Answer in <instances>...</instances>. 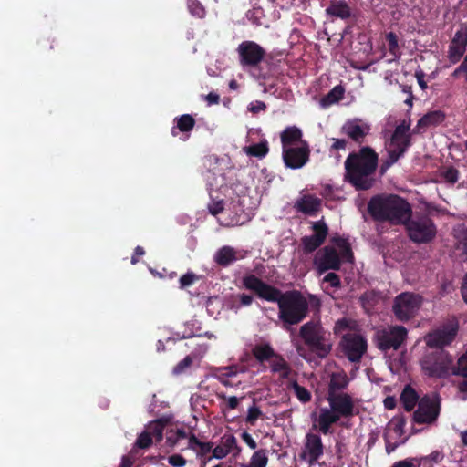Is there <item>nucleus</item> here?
<instances>
[{
  "label": "nucleus",
  "instance_id": "nucleus-12",
  "mask_svg": "<svg viewBox=\"0 0 467 467\" xmlns=\"http://www.w3.org/2000/svg\"><path fill=\"white\" fill-rule=\"evenodd\" d=\"M407 329L401 326H391L377 332L379 348L387 350L398 349L407 337Z\"/></svg>",
  "mask_w": 467,
  "mask_h": 467
},
{
  "label": "nucleus",
  "instance_id": "nucleus-59",
  "mask_svg": "<svg viewBox=\"0 0 467 467\" xmlns=\"http://www.w3.org/2000/svg\"><path fill=\"white\" fill-rule=\"evenodd\" d=\"M462 296L464 302L467 304V274L465 275L462 285Z\"/></svg>",
  "mask_w": 467,
  "mask_h": 467
},
{
  "label": "nucleus",
  "instance_id": "nucleus-10",
  "mask_svg": "<svg viewBox=\"0 0 467 467\" xmlns=\"http://www.w3.org/2000/svg\"><path fill=\"white\" fill-rule=\"evenodd\" d=\"M422 303L421 296L414 293H401L397 296L393 304L395 317L400 321L411 318L419 311Z\"/></svg>",
  "mask_w": 467,
  "mask_h": 467
},
{
  "label": "nucleus",
  "instance_id": "nucleus-24",
  "mask_svg": "<svg viewBox=\"0 0 467 467\" xmlns=\"http://www.w3.org/2000/svg\"><path fill=\"white\" fill-rule=\"evenodd\" d=\"M348 384L347 374L342 370H337L331 374L328 393H337L338 390L345 389Z\"/></svg>",
  "mask_w": 467,
  "mask_h": 467
},
{
  "label": "nucleus",
  "instance_id": "nucleus-40",
  "mask_svg": "<svg viewBox=\"0 0 467 467\" xmlns=\"http://www.w3.org/2000/svg\"><path fill=\"white\" fill-rule=\"evenodd\" d=\"M192 364V358L191 356H187L181 362H179L177 364V366L174 367L173 373L175 375L182 374L187 368H189Z\"/></svg>",
  "mask_w": 467,
  "mask_h": 467
},
{
  "label": "nucleus",
  "instance_id": "nucleus-63",
  "mask_svg": "<svg viewBox=\"0 0 467 467\" xmlns=\"http://www.w3.org/2000/svg\"><path fill=\"white\" fill-rule=\"evenodd\" d=\"M462 442L464 446H467V431L461 432Z\"/></svg>",
  "mask_w": 467,
  "mask_h": 467
},
{
  "label": "nucleus",
  "instance_id": "nucleus-44",
  "mask_svg": "<svg viewBox=\"0 0 467 467\" xmlns=\"http://www.w3.org/2000/svg\"><path fill=\"white\" fill-rule=\"evenodd\" d=\"M387 40L389 44V50L393 56H397L399 51L398 39L394 33H389L387 35Z\"/></svg>",
  "mask_w": 467,
  "mask_h": 467
},
{
  "label": "nucleus",
  "instance_id": "nucleus-55",
  "mask_svg": "<svg viewBox=\"0 0 467 467\" xmlns=\"http://www.w3.org/2000/svg\"><path fill=\"white\" fill-rule=\"evenodd\" d=\"M237 296L241 302V305L244 306H250L254 300L252 296L246 294H240Z\"/></svg>",
  "mask_w": 467,
  "mask_h": 467
},
{
  "label": "nucleus",
  "instance_id": "nucleus-54",
  "mask_svg": "<svg viewBox=\"0 0 467 467\" xmlns=\"http://www.w3.org/2000/svg\"><path fill=\"white\" fill-rule=\"evenodd\" d=\"M242 439L251 449L254 450L256 448L257 444L249 433L244 432Z\"/></svg>",
  "mask_w": 467,
  "mask_h": 467
},
{
  "label": "nucleus",
  "instance_id": "nucleus-60",
  "mask_svg": "<svg viewBox=\"0 0 467 467\" xmlns=\"http://www.w3.org/2000/svg\"><path fill=\"white\" fill-rule=\"evenodd\" d=\"M228 407L232 410L235 409L239 404V399L232 396L227 399Z\"/></svg>",
  "mask_w": 467,
  "mask_h": 467
},
{
  "label": "nucleus",
  "instance_id": "nucleus-34",
  "mask_svg": "<svg viewBox=\"0 0 467 467\" xmlns=\"http://www.w3.org/2000/svg\"><path fill=\"white\" fill-rule=\"evenodd\" d=\"M268 457L265 450L256 451L251 457L248 464H242L244 467H266Z\"/></svg>",
  "mask_w": 467,
  "mask_h": 467
},
{
  "label": "nucleus",
  "instance_id": "nucleus-46",
  "mask_svg": "<svg viewBox=\"0 0 467 467\" xmlns=\"http://www.w3.org/2000/svg\"><path fill=\"white\" fill-rule=\"evenodd\" d=\"M404 421L402 420H392L389 424V430L396 435L401 436L403 434Z\"/></svg>",
  "mask_w": 467,
  "mask_h": 467
},
{
  "label": "nucleus",
  "instance_id": "nucleus-22",
  "mask_svg": "<svg viewBox=\"0 0 467 467\" xmlns=\"http://www.w3.org/2000/svg\"><path fill=\"white\" fill-rule=\"evenodd\" d=\"M234 450H237V453L240 451L235 437L224 435L221 438L220 443L213 449V458L223 459Z\"/></svg>",
  "mask_w": 467,
  "mask_h": 467
},
{
  "label": "nucleus",
  "instance_id": "nucleus-51",
  "mask_svg": "<svg viewBox=\"0 0 467 467\" xmlns=\"http://www.w3.org/2000/svg\"><path fill=\"white\" fill-rule=\"evenodd\" d=\"M332 140V145H331V148H330V150H346V145H347V141L344 140V139H336V138H333L331 139Z\"/></svg>",
  "mask_w": 467,
  "mask_h": 467
},
{
  "label": "nucleus",
  "instance_id": "nucleus-30",
  "mask_svg": "<svg viewBox=\"0 0 467 467\" xmlns=\"http://www.w3.org/2000/svg\"><path fill=\"white\" fill-rule=\"evenodd\" d=\"M188 448L196 451L198 455H204L213 451L212 442H202L199 441L194 435L189 437Z\"/></svg>",
  "mask_w": 467,
  "mask_h": 467
},
{
  "label": "nucleus",
  "instance_id": "nucleus-48",
  "mask_svg": "<svg viewBox=\"0 0 467 467\" xmlns=\"http://www.w3.org/2000/svg\"><path fill=\"white\" fill-rule=\"evenodd\" d=\"M168 462L174 467H182L186 464V460L179 454H174L168 458Z\"/></svg>",
  "mask_w": 467,
  "mask_h": 467
},
{
  "label": "nucleus",
  "instance_id": "nucleus-31",
  "mask_svg": "<svg viewBox=\"0 0 467 467\" xmlns=\"http://www.w3.org/2000/svg\"><path fill=\"white\" fill-rule=\"evenodd\" d=\"M400 400L407 410H411L418 400V396L413 389L407 387L400 395Z\"/></svg>",
  "mask_w": 467,
  "mask_h": 467
},
{
  "label": "nucleus",
  "instance_id": "nucleus-64",
  "mask_svg": "<svg viewBox=\"0 0 467 467\" xmlns=\"http://www.w3.org/2000/svg\"><path fill=\"white\" fill-rule=\"evenodd\" d=\"M459 388L461 391H467V380L461 383Z\"/></svg>",
  "mask_w": 467,
  "mask_h": 467
},
{
  "label": "nucleus",
  "instance_id": "nucleus-8",
  "mask_svg": "<svg viewBox=\"0 0 467 467\" xmlns=\"http://www.w3.org/2000/svg\"><path fill=\"white\" fill-rule=\"evenodd\" d=\"M411 241L418 244L431 242L436 235L437 229L428 216H415L404 223Z\"/></svg>",
  "mask_w": 467,
  "mask_h": 467
},
{
  "label": "nucleus",
  "instance_id": "nucleus-25",
  "mask_svg": "<svg viewBox=\"0 0 467 467\" xmlns=\"http://www.w3.org/2000/svg\"><path fill=\"white\" fill-rule=\"evenodd\" d=\"M326 12L330 16H337L341 19L348 18L351 15L349 6L344 1L331 2Z\"/></svg>",
  "mask_w": 467,
  "mask_h": 467
},
{
  "label": "nucleus",
  "instance_id": "nucleus-7",
  "mask_svg": "<svg viewBox=\"0 0 467 467\" xmlns=\"http://www.w3.org/2000/svg\"><path fill=\"white\" fill-rule=\"evenodd\" d=\"M300 337L306 345L319 358L327 357L332 349L330 334L326 331L319 322L310 321L300 327Z\"/></svg>",
  "mask_w": 467,
  "mask_h": 467
},
{
  "label": "nucleus",
  "instance_id": "nucleus-4",
  "mask_svg": "<svg viewBox=\"0 0 467 467\" xmlns=\"http://www.w3.org/2000/svg\"><path fill=\"white\" fill-rule=\"evenodd\" d=\"M368 209L376 219L389 221L393 224H403L411 217L410 204L396 195L375 197L370 201Z\"/></svg>",
  "mask_w": 467,
  "mask_h": 467
},
{
  "label": "nucleus",
  "instance_id": "nucleus-62",
  "mask_svg": "<svg viewBox=\"0 0 467 467\" xmlns=\"http://www.w3.org/2000/svg\"><path fill=\"white\" fill-rule=\"evenodd\" d=\"M132 461L128 457H123L121 461L120 467H131Z\"/></svg>",
  "mask_w": 467,
  "mask_h": 467
},
{
  "label": "nucleus",
  "instance_id": "nucleus-32",
  "mask_svg": "<svg viewBox=\"0 0 467 467\" xmlns=\"http://www.w3.org/2000/svg\"><path fill=\"white\" fill-rule=\"evenodd\" d=\"M253 354L261 362L270 358L273 359L276 356L273 348L266 344L255 346L253 349Z\"/></svg>",
  "mask_w": 467,
  "mask_h": 467
},
{
  "label": "nucleus",
  "instance_id": "nucleus-2",
  "mask_svg": "<svg viewBox=\"0 0 467 467\" xmlns=\"http://www.w3.org/2000/svg\"><path fill=\"white\" fill-rule=\"evenodd\" d=\"M327 406L317 407L310 415L312 429L323 434L330 433L333 424L350 418L355 410L354 400L347 393L327 394Z\"/></svg>",
  "mask_w": 467,
  "mask_h": 467
},
{
  "label": "nucleus",
  "instance_id": "nucleus-21",
  "mask_svg": "<svg viewBox=\"0 0 467 467\" xmlns=\"http://www.w3.org/2000/svg\"><path fill=\"white\" fill-rule=\"evenodd\" d=\"M282 150L296 147L306 142L302 139V131L297 127H287L280 135Z\"/></svg>",
  "mask_w": 467,
  "mask_h": 467
},
{
  "label": "nucleus",
  "instance_id": "nucleus-53",
  "mask_svg": "<svg viewBox=\"0 0 467 467\" xmlns=\"http://www.w3.org/2000/svg\"><path fill=\"white\" fill-rule=\"evenodd\" d=\"M265 104L262 101H254L250 103L248 109L253 113H258L265 110Z\"/></svg>",
  "mask_w": 467,
  "mask_h": 467
},
{
  "label": "nucleus",
  "instance_id": "nucleus-27",
  "mask_svg": "<svg viewBox=\"0 0 467 467\" xmlns=\"http://www.w3.org/2000/svg\"><path fill=\"white\" fill-rule=\"evenodd\" d=\"M444 118L445 115L441 110L428 112L418 121V127L427 128L430 126L438 125L444 120Z\"/></svg>",
  "mask_w": 467,
  "mask_h": 467
},
{
  "label": "nucleus",
  "instance_id": "nucleus-29",
  "mask_svg": "<svg viewBox=\"0 0 467 467\" xmlns=\"http://www.w3.org/2000/svg\"><path fill=\"white\" fill-rule=\"evenodd\" d=\"M457 243L455 245V255L461 260L467 259V229H461L458 231Z\"/></svg>",
  "mask_w": 467,
  "mask_h": 467
},
{
  "label": "nucleus",
  "instance_id": "nucleus-45",
  "mask_svg": "<svg viewBox=\"0 0 467 467\" xmlns=\"http://www.w3.org/2000/svg\"><path fill=\"white\" fill-rule=\"evenodd\" d=\"M260 415H261V410L257 407H255V406L250 407L248 409L246 421L253 425L257 420V419L260 417Z\"/></svg>",
  "mask_w": 467,
  "mask_h": 467
},
{
  "label": "nucleus",
  "instance_id": "nucleus-33",
  "mask_svg": "<svg viewBox=\"0 0 467 467\" xmlns=\"http://www.w3.org/2000/svg\"><path fill=\"white\" fill-rule=\"evenodd\" d=\"M244 151L249 156H254L258 158L265 157L268 152V144L266 140L261 141L257 144H254L244 148Z\"/></svg>",
  "mask_w": 467,
  "mask_h": 467
},
{
  "label": "nucleus",
  "instance_id": "nucleus-57",
  "mask_svg": "<svg viewBox=\"0 0 467 467\" xmlns=\"http://www.w3.org/2000/svg\"><path fill=\"white\" fill-rule=\"evenodd\" d=\"M416 78L419 86L422 90L427 88V83L424 80V74L422 72H416Z\"/></svg>",
  "mask_w": 467,
  "mask_h": 467
},
{
  "label": "nucleus",
  "instance_id": "nucleus-28",
  "mask_svg": "<svg viewBox=\"0 0 467 467\" xmlns=\"http://www.w3.org/2000/svg\"><path fill=\"white\" fill-rule=\"evenodd\" d=\"M271 370L283 379H288L292 371L287 362L278 355L275 356L271 361Z\"/></svg>",
  "mask_w": 467,
  "mask_h": 467
},
{
  "label": "nucleus",
  "instance_id": "nucleus-47",
  "mask_svg": "<svg viewBox=\"0 0 467 467\" xmlns=\"http://www.w3.org/2000/svg\"><path fill=\"white\" fill-rule=\"evenodd\" d=\"M196 280V275L193 273H187L180 278L181 288H185L193 284Z\"/></svg>",
  "mask_w": 467,
  "mask_h": 467
},
{
  "label": "nucleus",
  "instance_id": "nucleus-15",
  "mask_svg": "<svg viewBox=\"0 0 467 467\" xmlns=\"http://www.w3.org/2000/svg\"><path fill=\"white\" fill-rule=\"evenodd\" d=\"M238 53L241 57V64L246 66L257 65L265 56V50L253 41H244L240 44Z\"/></svg>",
  "mask_w": 467,
  "mask_h": 467
},
{
  "label": "nucleus",
  "instance_id": "nucleus-43",
  "mask_svg": "<svg viewBox=\"0 0 467 467\" xmlns=\"http://www.w3.org/2000/svg\"><path fill=\"white\" fill-rule=\"evenodd\" d=\"M391 467H420V461L416 458H408L395 462Z\"/></svg>",
  "mask_w": 467,
  "mask_h": 467
},
{
  "label": "nucleus",
  "instance_id": "nucleus-41",
  "mask_svg": "<svg viewBox=\"0 0 467 467\" xmlns=\"http://www.w3.org/2000/svg\"><path fill=\"white\" fill-rule=\"evenodd\" d=\"M453 373L467 378V352L459 358L457 368Z\"/></svg>",
  "mask_w": 467,
  "mask_h": 467
},
{
  "label": "nucleus",
  "instance_id": "nucleus-52",
  "mask_svg": "<svg viewBox=\"0 0 467 467\" xmlns=\"http://www.w3.org/2000/svg\"><path fill=\"white\" fill-rule=\"evenodd\" d=\"M223 209L222 201L213 202L209 204V211L213 215H216L221 213Z\"/></svg>",
  "mask_w": 467,
  "mask_h": 467
},
{
  "label": "nucleus",
  "instance_id": "nucleus-26",
  "mask_svg": "<svg viewBox=\"0 0 467 467\" xmlns=\"http://www.w3.org/2000/svg\"><path fill=\"white\" fill-rule=\"evenodd\" d=\"M214 260L220 265H228L236 260V252L231 246H223L217 251Z\"/></svg>",
  "mask_w": 467,
  "mask_h": 467
},
{
  "label": "nucleus",
  "instance_id": "nucleus-6",
  "mask_svg": "<svg viewBox=\"0 0 467 467\" xmlns=\"http://www.w3.org/2000/svg\"><path fill=\"white\" fill-rule=\"evenodd\" d=\"M336 334L346 332L341 340V347L345 355L352 362H358L367 350V341L356 330V323L349 319L338 320L334 327Z\"/></svg>",
  "mask_w": 467,
  "mask_h": 467
},
{
  "label": "nucleus",
  "instance_id": "nucleus-49",
  "mask_svg": "<svg viewBox=\"0 0 467 467\" xmlns=\"http://www.w3.org/2000/svg\"><path fill=\"white\" fill-rule=\"evenodd\" d=\"M444 179L451 183H454L458 180V171L453 168H449L443 172Z\"/></svg>",
  "mask_w": 467,
  "mask_h": 467
},
{
  "label": "nucleus",
  "instance_id": "nucleus-5",
  "mask_svg": "<svg viewBox=\"0 0 467 467\" xmlns=\"http://www.w3.org/2000/svg\"><path fill=\"white\" fill-rule=\"evenodd\" d=\"M334 245L319 250L314 259V265L320 274L327 270H337L342 261H351L352 252L349 244L343 238H334Z\"/></svg>",
  "mask_w": 467,
  "mask_h": 467
},
{
  "label": "nucleus",
  "instance_id": "nucleus-14",
  "mask_svg": "<svg viewBox=\"0 0 467 467\" xmlns=\"http://www.w3.org/2000/svg\"><path fill=\"white\" fill-rule=\"evenodd\" d=\"M309 158L308 144H301L296 147H291L283 150V159L285 165L292 169L303 167Z\"/></svg>",
  "mask_w": 467,
  "mask_h": 467
},
{
  "label": "nucleus",
  "instance_id": "nucleus-36",
  "mask_svg": "<svg viewBox=\"0 0 467 467\" xmlns=\"http://www.w3.org/2000/svg\"><path fill=\"white\" fill-rule=\"evenodd\" d=\"M187 438L185 431L182 430L170 431L166 434V443L171 447H175L179 441L182 439Z\"/></svg>",
  "mask_w": 467,
  "mask_h": 467
},
{
  "label": "nucleus",
  "instance_id": "nucleus-50",
  "mask_svg": "<svg viewBox=\"0 0 467 467\" xmlns=\"http://www.w3.org/2000/svg\"><path fill=\"white\" fill-rule=\"evenodd\" d=\"M324 282L328 283L333 287H337L340 285V280L335 273H328L323 279Z\"/></svg>",
  "mask_w": 467,
  "mask_h": 467
},
{
  "label": "nucleus",
  "instance_id": "nucleus-19",
  "mask_svg": "<svg viewBox=\"0 0 467 467\" xmlns=\"http://www.w3.org/2000/svg\"><path fill=\"white\" fill-rule=\"evenodd\" d=\"M312 229L314 231V234L311 236H305L302 239V244L306 252H312L319 247L326 240L328 233L327 226L323 220L314 223L312 224Z\"/></svg>",
  "mask_w": 467,
  "mask_h": 467
},
{
  "label": "nucleus",
  "instance_id": "nucleus-58",
  "mask_svg": "<svg viewBox=\"0 0 467 467\" xmlns=\"http://www.w3.org/2000/svg\"><path fill=\"white\" fill-rule=\"evenodd\" d=\"M220 97L218 94L211 92L206 96L207 102L211 104H217L219 102Z\"/></svg>",
  "mask_w": 467,
  "mask_h": 467
},
{
  "label": "nucleus",
  "instance_id": "nucleus-39",
  "mask_svg": "<svg viewBox=\"0 0 467 467\" xmlns=\"http://www.w3.org/2000/svg\"><path fill=\"white\" fill-rule=\"evenodd\" d=\"M194 119L190 115H182L179 119L177 126L182 131H189L191 130L194 126Z\"/></svg>",
  "mask_w": 467,
  "mask_h": 467
},
{
  "label": "nucleus",
  "instance_id": "nucleus-9",
  "mask_svg": "<svg viewBox=\"0 0 467 467\" xmlns=\"http://www.w3.org/2000/svg\"><path fill=\"white\" fill-rule=\"evenodd\" d=\"M409 130L410 126L405 121L396 127L390 140L386 144L389 158L385 169L394 164L407 150L410 144Z\"/></svg>",
  "mask_w": 467,
  "mask_h": 467
},
{
  "label": "nucleus",
  "instance_id": "nucleus-20",
  "mask_svg": "<svg viewBox=\"0 0 467 467\" xmlns=\"http://www.w3.org/2000/svg\"><path fill=\"white\" fill-rule=\"evenodd\" d=\"M467 45V34L457 32L450 45L448 57L452 63H456L463 55Z\"/></svg>",
  "mask_w": 467,
  "mask_h": 467
},
{
  "label": "nucleus",
  "instance_id": "nucleus-3",
  "mask_svg": "<svg viewBox=\"0 0 467 467\" xmlns=\"http://www.w3.org/2000/svg\"><path fill=\"white\" fill-rule=\"evenodd\" d=\"M377 161V154L369 148L349 155L345 161L347 178L357 189H369L374 182L371 175L376 170Z\"/></svg>",
  "mask_w": 467,
  "mask_h": 467
},
{
  "label": "nucleus",
  "instance_id": "nucleus-61",
  "mask_svg": "<svg viewBox=\"0 0 467 467\" xmlns=\"http://www.w3.org/2000/svg\"><path fill=\"white\" fill-rule=\"evenodd\" d=\"M384 405L387 409L392 410L396 405V400L392 397H388L384 400Z\"/></svg>",
  "mask_w": 467,
  "mask_h": 467
},
{
  "label": "nucleus",
  "instance_id": "nucleus-56",
  "mask_svg": "<svg viewBox=\"0 0 467 467\" xmlns=\"http://www.w3.org/2000/svg\"><path fill=\"white\" fill-rule=\"evenodd\" d=\"M428 460L432 461L434 462H440L443 459V454L440 451H432L428 457Z\"/></svg>",
  "mask_w": 467,
  "mask_h": 467
},
{
  "label": "nucleus",
  "instance_id": "nucleus-23",
  "mask_svg": "<svg viewBox=\"0 0 467 467\" xmlns=\"http://www.w3.org/2000/svg\"><path fill=\"white\" fill-rule=\"evenodd\" d=\"M321 206V200L313 195H304L296 203L298 211L309 214H316Z\"/></svg>",
  "mask_w": 467,
  "mask_h": 467
},
{
  "label": "nucleus",
  "instance_id": "nucleus-11",
  "mask_svg": "<svg viewBox=\"0 0 467 467\" xmlns=\"http://www.w3.org/2000/svg\"><path fill=\"white\" fill-rule=\"evenodd\" d=\"M451 365V357L443 351L427 355L421 361V368L424 373L430 377L437 378L446 376Z\"/></svg>",
  "mask_w": 467,
  "mask_h": 467
},
{
  "label": "nucleus",
  "instance_id": "nucleus-1",
  "mask_svg": "<svg viewBox=\"0 0 467 467\" xmlns=\"http://www.w3.org/2000/svg\"><path fill=\"white\" fill-rule=\"evenodd\" d=\"M242 282L246 289L254 292L260 298L268 302H276L279 308V318L285 324L296 325L306 317L308 303L299 293L283 294L254 275H245Z\"/></svg>",
  "mask_w": 467,
  "mask_h": 467
},
{
  "label": "nucleus",
  "instance_id": "nucleus-42",
  "mask_svg": "<svg viewBox=\"0 0 467 467\" xmlns=\"http://www.w3.org/2000/svg\"><path fill=\"white\" fill-rule=\"evenodd\" d=\"M189 10L192 16L202 17L204 16V8L202 5L194 0H190L188 3Z\"/></svg>",
  "mask_w": 467,
  "mask_h": 467
},
{
  "label": "nucleus",
  "instance_id": "nucleus-38",
  "mask_svg": "<svg viewBox=\"0 0 467 467\" xmlns=\"http://www.w3.org/2000/svg\"><path fill=\"white\" fill-rule=\"evenodd\" d=\"M151 443H152L151 434L148 430H146L139 435V437L135 442V445L138 448L146 449V448L150 447Z\"/></svg>",
  "mask_w": 467,
  "mask_h": 467
},
{
  "label": "nucleus",
  "instance_id": "nucleus-16",
  "mask_svg": "<svg viewBox=\"0 0 467 467\" xmlns=\"http://www.w3.org/2000/svg\"><path fill=\"white\" fill-rule=\"evenodd\" d=\"M457 330L458 326L453 321L443 328L430 333L426 337V343L431 348H438L448 345L455 337Z\"/></svg>",
  "mask_w": 467,
  "mask_h": 467
},
{
  "label": "nucleus",
  "instance_id": "nucleus-17",
  "mask_svg": "<svg viewBox=\"0 0 467 467\" xmlns=\"http://www.w3.org/2000/svg\"><path fill=\"white\" fill-rule=\"evenodd\" d=\"M369 130L370 125L358 118L348 119L341 127V132L357 142H362Z\"/></svg>",
  "mask_w": 467,
  "mask_h": 467
},
{
  "label": "nucleus",
  "instance_id": "nucleus-13",
  "mask_svg": "<svg viewBox=\"0 0 467 467\" xmlns=\"http://www.w3.org/2000/svg\"><path fill=\"white\" fill-rule=\"evenodd\" d=\"M439 412L440 406L437 399L425 397L419 402L414 420L418 423H431L436 420Z\"/></svg>",
  "mask_w": 467,
  "mask_h": 467
},
{
  "label": "nucleus",
  "instance_id": "nucleus-35",
  "mask_svg": "<svg viewBox=\"0 0 467 467\" xmlns=\"http://www.w3.org/2000/svg\"><path fill=\"white\" fill-rule=\"evenodd\" d=\"M295 395L301 402H308L311 400V393L304 387L300 386L297 382L293 381L290 384Z\"/></svg>",
  "mask_w": 467,
  "mask_h": 467
},
{
  "label": "nucleus",
  "instance_id": "nucleus-37",
  "mask_svg": "<svg viewBox=\"0 0 467 467\" xmlns=\"http://www.w3.org/2000/svg\"><path fill=\"white\" fill-rule=\"evenodd\" d=\"M164 425L161 421H155L150 423L147 430L150 432L152 439L155 438L157 441H161L163 436Z\"/></svg>",
  "mask_w": 467,
  "mask_h": 467
},
{
  "label": "nucleus",
  "instance_id": "nucleus-18",
  "mask_svg": "<svg viewBox=\"0 0 467 467\" xmlns=\"http://www.w3.org/2000/svg\"><path fill=\"white\" fill-rule=\"evenodd\" d=\"M323 454L322 440L317 434L307 433L301 458L309 463H314Z\"/></svg>",
  "mask_w": 467,
  "mask_h": 467
}]
</instances>
